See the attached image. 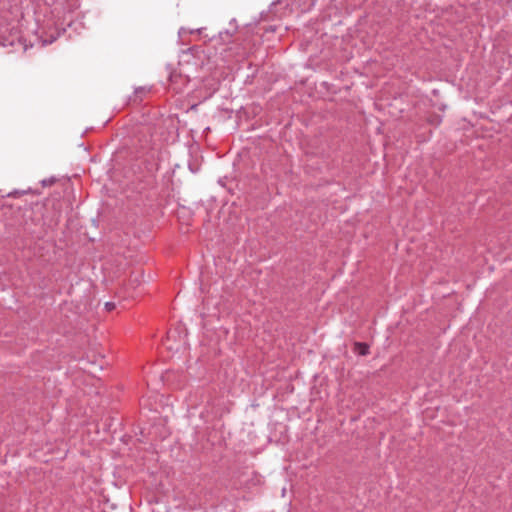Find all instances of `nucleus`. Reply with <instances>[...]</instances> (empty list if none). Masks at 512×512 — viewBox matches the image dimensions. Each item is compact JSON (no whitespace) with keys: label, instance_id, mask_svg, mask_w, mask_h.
Wrapping results in <instances>:
<instances>
[{"label":"nucleus","instance_id":"obj_1","mask_svg":"<svg viewBox=\"0 0 512 512\" xmlns=\"http://www.w3.org/2000/svg\"><path fill=\"white\" fill-rule=\"evenodd\" d=\"M368 349H369V347H368L366 344H362V343H358V344H356V351H357L360 355H366V354H368Z\"/></svg>","mask_w":512,"mask_h":512},{"label":"nucleus","instance_id":"obj_2","mask_svg":"<svg viewBox=\"0 0 512 512\" xmlns=\"http://www.w3.org/2000/svg\"><path fill=\"white\" fill-rule=\"evenodd\" d=\"M173 336V333L172 332H169L168 333V340Z\"/></svg>","mask_w":512,"mask_h":512},{"label":"nucleus","instance_id":"obj_3","mask_svg":"<svg viewBox=\"0 0 512 512\" xmlns=\"http://www.w3.org/2000/svg\"><path fill=\"white\" fill-rule=\"evenodd\" d=\"M106 306L108 307V309L112 308V305L110 303H106Z\"/></svg>","mask_w":512,"mask_h":512}]
</instances>
